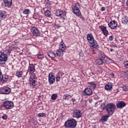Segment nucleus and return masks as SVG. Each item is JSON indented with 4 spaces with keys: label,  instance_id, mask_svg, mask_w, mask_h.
<instances>
[{
    "label": "nucleus",
    "instance_id": "1",
    "mask_svg": "<svg viewBox=\"0 0 128 128\" xmlns=\"http://www.w3.org/2000/svg\"><path fill=\"white\" fill-rule=\"evenodd\" d=\"M34 72H36V66L34 64H29L26 74H28V72H29L30 74H31L30 77L29 84L30 86H36L37 80L36 74L34 73Z\"/></svg>",
    "mask_w": 128,
    "mask_h": 128
},
{
    "label": "nucleus",
    "instance_id": "2",
    "mask_svg": "<svg viewBox=\"0 0 128 128\" xmlns=\"http://www.w3.org/2000/svg\"><path fill=\"white\" fill-rule=\"evenodd\" d=\"M86 38L88 42L91 44L90 46L92 50L96 51L100 48V45L98 44V42L94 40V38L92 34H88Z\"/></svg>",
    "mask_w": 128,
    "mask_h": 128
},
{
    "label": "nucleus",
    "instance_id": "3",
    "mask_svg": "<svg viewBox=\"0 0 128 128\" xmlns=\"http://www.w3.org/2000/svg\"><path fill=\"white\" fill-rule=\"evenodd\" d=\"M66 46L64 44H60L59 46V49L57 50L56 52V54L58 56H64V53L66 52Z\"/></svg>",
    "mask_w": 128,
    "mask_h": 128
},
{
    "label": "nucleus",
    "instance_id": "4",
    "mask_svg": "<svg viewBox=\"0 0 128 128\" xmlns=\"http://www.w3.org/2000/svg\"><path fill=\"white\" fill-rule=\"evenodd\" d=\"M76 120L74 119L68 120L64 124L66 128H74L76 126Z\"/></svg>",
    "mask_w": 128,
    "mask_h": 128
},
{
    "label": "nucleus",
    "instance_id": "5",
    "mask_svg": "<svg viewBox=\"0 0 128 128\" xmlns=\"http://www.w3.org/2000/svg\"><path fill=\"white\" fill-rule=\"evenodd\" d=\"M106 112L109 114H112L116 110V106L112 103H109L106 106Z\"/></svg>",
    "mask_w": 128,
    "mask_h": 128
},
{
    "label": "nucleus",
    "instance_id": "6",
    "mask_svg": "<svg viewBox=\"0 0 128 128\" xmlns=\"http://www.w3.org/2000/svg\"><path fill=\"white\" fill-rule=\"evenodd\" d=\"M80 4L76 3L75 5L72 6V10L78 16H80L82 14L80 13Z\"/></svg>",
    "mask_w": 128,
    "mask_h": 128
},
{
    "label": "nucleus",
    "instance_id": "7",
    "mask_svg": "<svg viewBox=\"0 0 128 128\" xmlns=\"http://www.w3.org/2000/svg\"><path fill=\"white\" fill-rule=\"evenodd\" d=\"M2 106H4L6 110H12L14 106V102L6 100L3 102Z\"/></svg>",
    "mask_w": 128,
    "mask_h": 128
},
{
    "label": "nucleus",
    "instance_id": "8",
    "mask_svg": "<svg viewBox=\"0 0 128 128\" xmlns=\"http://www.w3.org/2000/svg\"><path fill=\"white\" fill-rule=\"evenodd\" d=\"M6 60H8V54H4V52H0V64H6Z\"/></svg>",
    "mask_w": 128,
    "mask_h": 128
},
{
    "label": "nucleus",
    "instance_id": "9",
    "mask_svg": "<svg viewBox=\"0 0 128 128\" xmlns=\"http://www.w3.org/2000/svg\"><path fill=\"white\" fill-rule=\"evenodd\" d=\"M82 116V113L80 110H74L72 112V116L73 118H80Z\"/></svg>",
    "mask_w": 128,
    "mask_h": 128
},
{
    "label": "nucleus",
    "instance_id": "10",
    "mask_svg": "<svg viewBox=\"0 0 128 128\" xmlns=\"http://www.w3.org/2000/svg\"><path fill=\"white\" fill-rule=\"evenodd\" d=\"M31 32L34 36H40V32L36 26L32 28Z\"/></svg>",
    "mask_w": 128,
    "mask_h": 128
},
{
    "label": "nucleus",
    "instance_id": "11",
    "mask_svg": "<svg viewBox=\"0 0 128 128\" xmlns=\"http://www.w3.org/2000/svg\"><path fill=\"white\" fill-rule=\"evenodd\" d=\"M82 96H92V90L90 88H87L82 92Z\"/></svg>",
    "mask_w": 128,
    "mask_h": 128
},
{
    "label": "nucleus",
    "instance_id": "12",
    "mask_svg": "<svg viewBox=\"0 0 128 128\" xmlns=\"http://www.w3.org/2000/svg\"><path fill=\"white\" fill-rule=\"evenodd\" d=\"M9 76L6 74L1 75L0 76V82H2L3 84H6L7 82H8Z\"/></svg>",
    "mask_w": 128,
    "mask_h": 128
},
{
    "label": "nucleus",
    "instance_id": "13",
    "mask_svg": "<svg viewBox=\"0 0 128 128\" xmlns=\"http://www.w3.org/2000/svg\"><path fill=\"white\" fill-rule=\"evenodd\" d=\"M48 82L50 84H52L56 82V78L52 72H50L48 74Z\"/></svg>",
    "mask_w": 128,
    "mask_h": 128
},
{
    "label": "nucleus",
    "instance_id": "14",
    "mask_svg": "<svg viewBox=\"0 0 128 128\" xmlns=\"http://www.w3.org/2000/svg\"><path fill=\"white\" fill-rule=\"evenodd\" d=\"M104 56H102L100 58H98L95 60V62L96 64L98 66H102V64H104Z\"/></svg>",
    "mask_w": 128,
    "mask_h": 128
},
{
    "label": "nucleus",
    "instance_id": "15",
    "mask_svg": "<svg viewBox=\"0 0 128 128\" xmlns=\"http://www.w3.org/2000/svg\"><path fill=\"white\" fill-rule=\"evenodd\" d=\"M108 26L112 30H114L118 26V22L116 21H111L108 24Z\"/></svg>",
    "mask_w": 128,
    "mask_h": 128
},
{
    "label": "nucleus",
    "instance_id": "16",
    "mask_svg": "<svg viewBox=\"0 0 128 128\" xmlns=\"http://www.w3.org/2000/svg\"><path fill=\"white\" fill-rule=\"evenodd\" d=\"M4 3L6 8H10L12 4V0H4Z\"/></svg>",
    "mask_w": 128,
    "mask_h": 128
},
{
    "label": "nucleus",
    "instance_id": "17",
    "mask_svg": "<svg viewBox=\"0 0 128 128\" xmlns=\"http://www.w3.org/2000/svg\"><path fill=\"white\" fill-rule=\"evenodd\" d=\"M56 16H60V18H64V16H66V13L64 12L62 10H56L55 14Z\"/></svg>",
    "mask_w": 128,
    "mask_h": 128
},
{
    "label": "nucleus",
    "instance_id": "18",
    "mask_svg": "<svg viewBox=\"0 0 128 128\" xmlns=\"http://www.w3.org/2000/svg\"><path fill=\"white\" fill-rule=\"evenodd\" d=\"M10 92H12V90L10 88H2L1 90V92L2 94H8L10 93Z\"/></svg>",
    "mask_w": 128,
    "mask_h": 128
},
{
    "label": "nucleus",
    "instance_id": "19",
    "mask_svg": "<svg viewBox=\"0 0 128 128\" xmlns=\"http://www.w3.org/2000/svg\"><path fill=\"white\" fill-rule=\"evenodd\" d=\"M99 28L102 32L104 36H107L108 34V32L106 30V27L102 25L99 26Z\"/></svg>",
    "mask_w": 128,
    "mask_h": 128
},
{
    "label": "nucleus",
    "instance_id": "20",
    "mask_svg": "<svg viewBox=\"0 0 128 128\" xmlns=\"http://www.w3.org/2000/svg\"><path fill=\"white\" fill-rule=\"evenodd\" d=\"M116 106L118 108H124L126 106V104L124 101H118Z\"/></svg>",
    "mask_w": 128,
    "mask_h": 128
},
{
    "label": "nucleus",
    "instance_id": "21",
    "mask_svg": "<svg viewBox=\"0 0 128 128\" xmlns=\"http://www.w3.org/2000/svg\"><path fill=\"white\" fill-rule=\"evenodd\" d=\"M12 48L7 46L6 47V48L5 50H4V54H10V52H12Z\"/></svg>",
    "mask_w": 128,
    "mask_h": 128
},
{
    "label": "nucleus",
    "instance_id": "22",
    "mask_svg": "<svg viewBox=\"0 0 128 128\" xmlns=\"http://www.w3.org/2000/svg\"><path fill=\"white\" fill-rule=\"evenodd\" d=\"M46 54L50 58H56V54L52 52V51H48Z\"/></svg>",
    "mask_w": 128,
    "mask_h": 128
},
{
    "label": "nucleus",
    "instance_id": "23",
    "mask_svg": "<svg viewBox=\"0 0 128 128\" xmlns=\"http://www.w3.org/2000/svg\"><path fill=\"white\" fill-rule=\"evenodd\" d=\"M105 89L106 90H112V84L110 82L107 83L105 86Z\"/></svg>",
    "mask_w": 128,
    "mask_h": 128
},
{
    "label": "nucleus",
    "instance_id": "24",
    "mask_svg": "<svg viewBox=\"0 0 128 128\" xmlns=\"http://www.w3.org/2000/svg\"><path fill=\"white\" fill-rule=\"evenodd\" d=\"M122 24L128 26V16H124L122 19Z\"/></svg>",
    "mask_w": 128,
    "mask_h": 128
},
{
    "label": "nucleus",
    "instance_id": "25",
    "mask_svg": "<svg viewBox=\"0 0 128 128\" xmlns=\"http://www.w3.org/2000/svg\"><path fill=\"white\" fill-rule=\"evenodd\" d=\"M110 114H108V115H105L104 116H102L101 118V122H106L108 120V118H110Z\"/></svg>",
    "mask_w": 128,
    "mask_h": 128
},
{
    "label": "nucleus",
    "instance_id": "26",
    "mask_svg": "<svg viewBox=\"0 0 128 128\" xmlns=\"http://www.w3.org/2000/svg\"><path fill=\"white\" fill-rule=\"evenodd\" d=\"M6 18V12L4 11H2L0 12V18H2L4 20Z\"/></svg>",
    "mask_w": 128,
    "mask_h": 128
},
{
    "label": "nucleus",
    "instance_id": "27",
    "mask_svg": "<svg viewBox=\"0 0 128 128\" xmlns=\"http://www.w3.org/2000/svg\"><path fill=\"white\" fill-rule=\"evenodd\" d=\"M88 86L90 88H95L96 86V84L95 83L92 82H88Z\"/></svg>",
    "mask_w": 128,
    "mask_h": 128
},
{
    "label": "nucleus",
    "instance_id": "28",
    "mask_svg": "<svg viewBox=\"0 0 128 128\" xmlns=\"http://www.w3.org/2000/svg\"><path fill=\"white\" fill-rule=\"evenodd\" d=\"M44 14L46 16L50 18V16H52V12H50V11L49 10H47L44 12Z\"/></svg>",
    "mask_w": 128,
    "mask_h": 128
},
{
    "label": "nucleus",
    "instance_id": "29",
    "mask_svg": "<svg viewBox=\"0 0 128 128\" xmlns=\"http://www.w3.org/2000/svg\"><path fill=\"white\" fill-rule=\"evenodd\" d=\"M70 94H64L63 96V100H66L70 98Z\"/></svg>",
    "mask_w": 128,
    "mask_h": 128
},
{
    "label": "nucleus",
    "instance_id": "30",
    "mask_svg": "<svg viewBox=\"0 0 128 128\" xmlns=\"http://www.w3.org/2000/svg\"><path fill=\"white\" fill-rule=\"evenodd\" d=\"M22 13L24 14H30V9H25L23 10Z\"/></svg>",
    "mask_w": 128,
    "mask_h": 128
},
{
    "label": "nucleus",
    "instance_id": "31",
    "mask_svg": "<svg viewBox=\"0 0 128 128\" xmlns=\"http://www.w3.org/2000/svg\"><path fill=\"white\" fill-rule=\"evenodd\" d=\"M16 76L18 78H22V71H18L16 72Z\"/></svg>",
    "mask_w": 128,
    "mask_h": 128
},
{
    "label": "nucleus",
    "instance_id": "32",
    "mask_svg": "<svg viewBox=\"0 0 128 128\" xmlns=\"http://www.w3.org/2000/svg\"><path fill=\"white\" fill-rule=\"evenodd\" d=\"M51 98L53 100H56V98H58V94H52V96H51Z\"/></svg>",
    "mask_w": 128,
    "mask_h": 128
},
{
    "label": "nucleus",
    "instance_id": "33",
    "mask_svg": "<svg viewBox=\"0 0 128 128\" xmlns=\"http://www.w3.org/2000/svg\"><path fill=\"white\" fill-rule=\"evenodd\" d=\"M46 116L44 113H39L38 114V118H42V116Z\"/></svg>",
    "mask_w": 128,
    "mask_h": 128
},
{
    "label": "nucleus",
    "instance_id": "34",
    "mask_svg": "<svg viewBox=\"0 0 128 128\" xmlns=\"http://www.w3.org/2000/svg\"><path fill=\"white\" fill-rule=\"evenodd\" d=\"M38 60H42V58H44V56L43 54H38Z\"/></svg>",
    "mask_w": 128,
    "mask_h": 128
},
{
    "label": "nucleus",
    "instance_id": "35",
    "mask_svg": "<svg viewBox=\"0 0 128 128\" xmlns=\"http://www.w3.org/2000/svg\"><path fill=\"white\" fill-rule=\"evenodd\" d=\"M106 103H104L103 105H101V110H104L106 108Z\"/></svg>",
    "mask_w": 128,
    "mask_h": 128
},
{
    "label": "nucleus",
    "instance_id": "36",
    "mask_svg": "<svg viewBox=\"0 0 128 128\" xmlns=\"http://www.w3.org/2000/svg\"><path fill=\"white\" fill-rule=\"evenodd\" d=\"M124 67L126 68H128V60L124 62Z\"/></svg>",
    "mask_w": 128,
    "mask_h": 128
},
{
    "label": "nucleus",
    "instance_id": "37",
    "mask_svg": "<svg viewBox=\"0 0 128 128\" xmlns=\"http://www.w3.org/2000/svg\"><path fill=\"white\" fill-rule=\"evenodd\" d=\"M108 40H110V42H112V40H114V36H110L108 38Z\"/></svg>",
    "mask_w": 128,
    "mask_h": 128
},
{
    "label": "nucleus",
    "instance_id": "38",
    "mask_svg": "<svg viewBox=\"0 0 128 128\" xmlns=\"http://www.w3.org/2000/svg\"><path fill=\"white\" fill-rule=\"evenodd\" d=\"M2 118L3 120H6V118H8V116H6V114H4L2 116Z\"/></svg>",
    "mask_w": 128,
    "mask_h": 128
},
{
    "label": "nucleus",
    "instance_id": "39",
    "mask_svg": "<svg viewBox=\"0 0 128 128\" xmlns=\"http://www.w3.org/2000/svg\"><path fill=\"white\" fill-rule=\"evenodd\" d=\"M60 76H58L56 77V82H60Z\"/></svg>",
    "mask_w": 128,
    "mask_h": 128
},
{
    "label": "nucleus",
    "instance_id": "40",
    "mask_svg": "<svg viewBox=\"0 0 128 128\" xmlns=\"http://www.w3.org/2000/svg\"><path fill=\"white\" fill-rule=\"evenodd\" d=\"M123 90H124V92H126V90H128V88H126V86H123Z\"/></svg>",
    "mask_w": 128,
    "mask_h": 128
},
{
    "label": "nucleus",
    "instance_id": "41",
    "mask_svg": "<svg viewBox=\"0 0 128 128\" xmlns=\"http://www.w3.org/2000/svg\"><path fill=\"white\" fill-rule=\"evenodd\" d=\"M100 10L101 12H104V10H106V8L105 7L102 8Z\"/></svg>",
    "mask_w": 128,
    "mask_h": 128
},
{
    "label": "nucleus",
    "instance_id": "42",
    "mask_svg": "<svg viewBox=\"0 0 128 128\" xmlns=\"http://www.w3.org/2000/svg\"><path fill=\"white\" fill-rule=\"evenodd\" d=\"M110 76L112 78H114V74L113 72L110 73Z\"/></svg>",
    "mask_w": 128,
    "mask_h": 128
},
{
    "label": "nucleus",
    "instance_id": "43",
    "mask_svg": "<svg viewBox=\"0 0 128 128\" xmlns=\"http://www.w3.org/2000/svg\"><path fill=\"white\" fill-rule=\"evenodd\" d=\"M79 56H84L82 55V52H80V54H79Z\"/></svg>",
    "mask_w": 128,
    "mask_h": 128
},
{
    "label": "nucleus",
    "instance_id": "44",
    "mask_svg": "<svg viewBox=\"0 0 128 128\" xmlns=\"http://www.w3.org/2000/svg\"><path fill=\"white\" fill-rule=\"evenodd\" d=\"M126 82H128V76H126Z\"/></svg>",
    "mask_w": 128,
    "mask_h": 128
},
{
    "label": "nucleus",
    "instance_id": "45",
    "mask_svg": "<svg viewBox=\"0 0 128 128\" xmlns=\"http://www.w3.org/2000/svg\"><path fill=\"white\" fill-rule=\"evenodd\" d=\"M2 70H0V76H1V75H2Z\"/></svg>",
    "mask_w": 128,
    "mask_h": 128
},
{
    "label": "nucleus",
    "instance_id": "46",
    "mask_svg": "<svg viewBox=\"0 0 128 128\" xmlns=\"http://www.w3.org/2000/svg\"><path fill=\"white\" fill-rule=\"evenodd\" d=\"M126 6H128V0L126 2Z\"/></svg>",
    "mask_w": 128,
    "mask_h": 128
},
{
    "label": "nucleus",
    "instance_id": "47",
    "mask_svg": "<svg viewBox=\"0 0 128 128\" xmlns=\"http://www.w3.org/2000/svg\"><path fill=\"white\" fill-rule=\"evenodd\" d=\"M72 102H74V101L76 100L72 98Z\"/></svg>",
    "mask_w": 128,
    "mask_h": 128
},
{
    "label": "nucleus",
    "instance_id": "48",
    "mask_svg": "<svg viewBox=\"0 0 128 128\" xmlns=\"http://www.w3.org/2000/svg\"><path fill=\"white\" fill-rule=\"evenodd\" d=\"M32 122H34V120H33L32 121Z\"/></svg>",
    "mask_w": 128,
    "mask_h": 128
},
{
    "label": "nucleus",
    "instance_id": "49",
    "mask_svg": "<svg viewBox=\"0 0 128 128\" xmlns=\"http://www.w3.org/2000/svg\"><path fill=\"white\" fill-rule=\"evenodd\" d=\"M111 52H112V49H110Z\"/></svg>",
    "mask_w": 128,
    "mask_h": 128
},
{
    "label": "nucleus",
    "instance_id": "50",
    "mask_svg": "<svg viewBox=\"0 0 128 128\" xmlns=\"http://www.w3.org/2000/svg\"><path fill=\"white\" fill-rule=\"evenodd\" d=\"M92 74H94V72H92Z\"/></svg>",
    "mask_w": 128,
    "mask_h": 128
},
{
    "label": "nucleus",
    "instance_id": "51",
    "mask_svg": "<svg viewBox=\"0 0 128 128\" xmlns=\"http://www.w3.org/2000/svg\"><path fill=\"white\" fill-rule=\"evenodd\" d=\"M44 84H46V82H44Z\"/></svg>",
    "mask_w": 128,
    "mask_h": 128
}]
</instances>
